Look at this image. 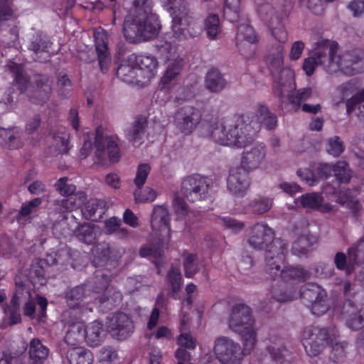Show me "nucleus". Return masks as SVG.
<instances>
[{"mask_svg": "<svg viewBox=\"0 0 364 364\" xmlns=\"http://www.w3.org/2000/svg\"><path fill=\"white\" fill-rule=\"evenodd\" d=\"M254 325L255 319L248 306L236 304L232 307L228 326L240 335L243 348L229 337L220 336L215 338L213 351L222 364H242L244 357L254 350L257 342V333Z\"/></svg>", "mask_w": 364, "mask_h": 364, "instance_id": "f257e3e1", "label": "nucleus"}, {"mask_svg": "<svg viewBox=\"0 0 364 364\" xmlns=\"http://www.w3.org/2000/svg\"><path fill=\"white\" fill-rule=\"evenodd\" d=\"M107 275L97 271L92 278L81 285L76 286L66 292L65 299L70 309H79L80 314L92 312L93 307L85 305L84 299L90 298L95 305L102 311H108L119 306L122 299V292L116 287L109 286Z\"/></svg>", "mask_w": 364, "mask_h": 364, "instance_id": "f03ea898", "label": "nucleus"}, {"mask_svg": "<svg viewBox=\"0 0 364 364\" xmlns=\"http://www.w3.org/2000/svg\"><path fill=\"white\" fill-rule=\"evenodd\" d=\"M152 8V0H132L123 25L124 35L129 42L149 41L158 35L160 24Z\"/></svg>", "mask_w": 364, "mask_h": 364, "instance_id": "7ed1b4c3", "label": "nucleus"}, {"mask_svg": "<svg viewBox=\"0 0 364 364\" xmlns=\"http://www.w3.org/2000/svg\"><path fill=\"white\" fill-rule=\"evenodd\" d=\"M245 117H235L218 122L211 121L208 136L215 142L234 148H246L250 145L258 132V124H247Z\"/></svg>", "mask_w": 364, "mask_h": 364, "instance_id": "20e7f679", "label": "nucleus"}, {"mask_svg": "<svg viewBox=\"0 0 364 364\" xmlns=\"http://www.w3.org/2000/svg\"><path fill=\"white\" fill-rule=\"evenodd\" d=\"M180 24L173 26V33H167L164 42L158 46L161 55L166 59V70L161 78V85L164 89H169L178 80L183 66L182 57L183 43L192 36V31L183 30Z\"/></svg>", "mask_w": 364, "mask_h": 364, "instance_id": "39448f33", "label": "nucleus"}, {"mask_svg": "<svg viewBox=\"0 0 364 364\" xmlns=\"http://www.w3.org/2000/svg\"><path fill=\"white\" fill-rule=\"evenodd\" d=\"M248 244L255 250H266V272L279 271L284 255L288 252L287 242L281 238H274V232L264 222L257 223L250 228ZM278 272H275L277 273Z\"/></svg>", "mask_w": 364, "mask_h": 364, "instance_id": "423d86ee", "label": "nucleus"}, {"mask_svg": "<svg viewBox=\"0 0 364 364\" xmlns=\"http://www.w3.org/2000/svg\"><path fill=\"white\" fill-rule=\"evenodd\" d=\"M338 331L335 326L320 328L309 326L304 328L301 334V341L307 355L310 357L318 355L325 344L332 347L330 358L335 363H341L346 356L348 343L336 342Z\"/></svg>", "mask_w": 364, "mask_h": 364, "instance_id": "0eeeda50", "label": "nucleus"}, {"mask_svg": "<svg viewBox=\"0 0 364 364\" xmlns=\"http://www.w3.org/2000/svg\"><path fill=\"white\" fill-rule=\"evenodd\" d=\"M284 255V257H286ZM285 258L279 264V271L276 269L273 273L267 272L274 280L279 277L281 279L272 284L271 289L272 297L274 300L284 303L294 300L298 297L297 287L293 285L295 282H305L310 277V272L300 265L284 267L281 269V265L284 264Z\"/></svg>", "mask_w": 364, "mask_h": 364, "instance_id": "6e6552de", "label": "nucleus"}, {"mask_svg": "<svg viewBox=\"0 0 364 364\" xmlns=\"http://www.w3.org/2000/svg\"><path fill=\"white\" fill-rule=\"evenodd\" d=\"M159 62L153 55H129L118 68L117 75L125 82L147 85L157 73Z\"/></svg>", "mask_w": 364, "mask_h": 364, "instance_id": "1a4fd4ad", "label": "nucleus"}, {"mask_svg": "<svg viewBox=\"0 0 364 364\" xmlns=\"http://www.w3.org/2000/svg\"><path fill=\"white\" fill-rule=\"evenodd\" d=\"M80 156L87 158L92 156L104 159H119L122 151L120 140L116 135H107L101 127L96 129L95 133H87L85 141L80 151Z\"/></svg>", "mask_w": 364, "mask_h": 364, "instance_id": "9d476101", "label": "nucleus"}, {"mask_svg": "<svg viewBox=\"0 0 364 364\" xmlns=\"http://www.w3.org/2000/svg\"><path fill=\"white\" fill-rule=\"evenodd\" d=\"M338 46L337 43L329 42L328 63L327 65H324V70L330 74L341 72L346 75H353L358 73L360 65L364 59V51L354 49L336 55L335 52Z\"/></svg>", "mask_w": 364, "mask_h": 364, "instance_id": "9b49d317", "label": "nucleus"}, {"mask_svg": "<svg viewBox=\"0 0 364 364\" xmlns=\"http://www.w3.org/2000/svg\"><path fill=\"white\" fill-rule=\"evenodd\" d=\"M240 161V166L230 169L227 188L233 195L242 197L246 194L250 185L249 173L256 168L261 161Z\"/></svg>", "mask_w": 364, "mask_h": 364, "instance_id": "f8f14e48", "label": "nucleus"}, {"mask_svg": "<svg viewBox=\"0 0 364 364\" xmlns=\"http://www.w3.org/2000/svg\"><path fill=\"white\" fill-rule=\"evenodd\" d=\"M202 122L201 111L193 106L185 105L177 109L173 115V125L177 134L191 135Z\"/></svg>", "mask_w": 364, "mask_h": 364, "instance_id": "ddd939ff", "label": "nucleus"}, {"mask_svg": "<svg viewBox=\"0 0 364 364\" xmlns=\"http://www.w3.org/2000/svg\"><path fill=\"white\" fill-rule=\"evenodd\" d=\"M163 6L170 13L172 18L171 32L173 33V26L180 24L186 31H192V36L200 33V26L191 17L186 11V0H161Z\"/></svg>", "mask_w": 364, "mask_h": 364, "instance_id": "4468645a", "label": "nucleus"}, {"mask_svg": "<svg viewBox=\"0 0 364 364\" xmlns=\"http://www.w3.org/2000/svg\"><path fill=\"white\" fill-rule=\"evenodd\" d=\"M284 51L283 45L273 46L267 58L268 68L277 86L280 85L281 74L286 77L285 86H289L292 81L293 70L283 67Z\"/></svg>", "mask_w": 364, "mask_h": 364, "instance_id": "2eb2a0df", "label": "nucleus"}, {"mask_svg": "<svg viewBox=\"0 0 364 364\" xmlns=\"http://www.w3.org/2000/svg\"><path fill=\"white\" fill-rule=\"evenodd\" d=\"M208 190L209 180L199 174L188 176L182 183V193L191 203L205 200L208 196Z\"/></svg>", "mask_w": 364, "mask_h": 364, "instance_id": "dca6fc26", "label": "nucleus"}, {"mask_svg": "<svg viewBox=\"0 0 364 364\" xmlns=\"http://www.w3.org/2000/svg\"><path fill=\"white\" fill-rule=\"evenodd\" d=\"M266 352L259 359L262 364H291L284 340L277 335H270L267 340Z\"/></svg>", "mask_w": 364, "mask_h": 364, "instance_id": "f3484780", "label": "nucleus"}, {"mask_svg": "<svg viewBox=\"0 0 364 364\" xmlns=\"http://www.w3.org/2000/svg\"><path fill=\"white\" fill-rule=\"evenodd\" d=\"M107 327L112 336L119 341L127 339L134 330L132 318L122 311L113 313L107 318Z\"/></svg>", "mask_w": 364, "mask_h": 364, "instance_id": "a211bd4d", "label": "nucleus"}, {"mask_svg": "<svg viewBox=\"0 0 364 364\" xmlns=\"http://www.w3.org/2000/svg\"><path fill=\"white\" fill-rule=\"evenodd\" d=\"M290 10V4L275 7L269 1H260L256 4V11L259 18L268 27H273L282 22L289 16Z\"/></svg>", "mask_w": 364, "mask_h": 364, "instance_id": "6ab92c4d", "label": "nucleus"}, {"mask_svg": "<svg viewBox=\"0 0 364 364\" xmlns=\"http://www.w3.org/2000/svg\"><path fill=\"white\" fill-rule=\"evenodd\" d=\"M329 41L327 40H320L316 43L314 56L307 58L303 63V69L308 76L313 75L316 68L318 65H327L328 63V56L326 55L328 50Z\"/></svg>", "mask_w": 364, "mask_h": 364, "instance_id": "aec40b11", "label": "nucleus"}, {"mask_svg": "<svg viewBox=\"0 0 364 364\" xmlns=\"http://www.w3.org/2000/svg\"><path fill=\"white\" fill-rule=\"evenodd\" d=\"M341 316L346 326L352 330H359L364 327V308L358 310L350 299H346L343 305Z\"/></svg>", "mask_w": 364, "mask_h": 364, "instance_id": "412c9836", "label": "nucleus"}, {"mask_svg": "<svg viewBox=\"0 0 364 364\" xmlns=\"http://www.w3.org/2000/svg\"><path fill=\"white\" fill-rule=\"evenodd\" d=\"M256 41L257 37L252 26L246 23H242L237 27L236 46L242 55L249 57L250 54L247 50H250V53L253 51L254 44Z\"/></svg>", "mask_w": 364, "mask_h": 364, "instance_id": "4be33fe9", "label": "nucleus"}, {"mask_svg": "<svg viewBox=\"0 0 364 364\" xmlns=\"http://www.w3.org/2000/svg\"><path fill=\"white\" fill-rule=\"evenodd\" d=\"M108 36L105 31L95 33V49L101 71L105 73L109 68L111 55L107 46Z\"/></svg>", "mask_w": 364, "mask_h": 364, "instance_id": "5701e85b", "label": "nucleus"}, {"mask_svg": "<svg viewBox=\"0 0 364 364\" xmlns=\"http://www.w3.org/2000/svg\"><path fill=\"white\" fill-rule=\"evenodd\" d=\"M248 120L247 124L252 125L258 124V130L263 125L267 129H274L277 124V117L272 113L264 105H259L256 107L255 113L251 117H245Z\"/></svg>", "mask_w": 364, "mask_h": 364, "instance_id": "b1692460", "label": "nucleus"}, {"mask_svg": "<svg viewBox=\"0 0 364 364\" xmlns=\"http://www.w3.org/2000/svg\"><path fill=\"white\" fill-rule=\"evenodd\" d=\"M151 226L154 230L169 235L171 231L169 214L164 205L154 207Z\"/></svg>", "mask_w": 364, "mask_h": 364, "instance_id": "393cba45", "label": "nucleus"}, {"mask_svg": "<svg viewBox=\"0 0 364 364\" xmlns=\"http://www.w3.org/2000/svg\"><path fill=\"white\" fill-rule=\"evenodd\" d=\"M36 86L31 95V100L36 104L46 102L51 93V81L44 75L34 77Z\"/></svg>", "mask_w": 364, "mask_h": 364, "instance_id": "a878e982", "label": "nucleus"}, {"mask_svg": "<svg viewBox=\"0 0 364 364\" xmlns=\"http://www.w3.org/2000/svg\"><path fill=\"white\" fill-rule=\"evenodd\" d=\"M323 198L319 193L312 192L303 194L300 197V203L306 209L318 210L322 213H327L333 210L330 203L323 204Z\"/></svg>", "mask_w": 364, "mask_h": 364, "instance_id": "bb28decb", "label": "nucleus"}, {"mask_svg": "<svg viewBox=\"0 0 364 364\" xmlns=\"http://www.w3.org/2000/svg\"><path fill=\"white\" fill-rule=\"evenodd\" d=\"M87 200V194L83 191H79L67 198L57 200L55 203L58 212L64 213L72 212L84 204Z\"/></svg>", "mask_w": 364, "mask_h": 364, "instance_id": "cd10ccee", "label": "nucleus"}, {"mask_svg": "<svg viewBox=\"0 0 364 364\" xmlns=\"http://www.w3.org/2000/svg\"><path fill=\"white\" fill-rule=\"evenodd\" d=\"M53 143L50 147V154L57 156L60 154L66 153L69 149L70 134L64 127H60L52 132Z\"/></svg>", "mask_w": 364, "mask_h": 364, "instance_id": "c85d7f7f", "label": "nucleus"}, {"mask_svg": "<svg viewBox=\"0 0 364 364\" xmlns=\"http://www.w3.org/2000/svg\"><path fill=\"white\" fill-rule=\"evenodd\" d=\"M103 323L99 321L85 325V341L90 347H96L101 344L105 336Z\"/></svg>", "mask_w": 364, "mask_h": 364, "instance_id": "c756f323", "label": "nucleus"}, {"mask_svg": "<svg viewBox=\"0 0 364 364\" xmlns=\"http://www.w3.org/2000/svg\"><path fill=\"white\" fill-rule=\"evenodd\" d=\"M300 299L306 306L310 305L318 298L327 297V293L321 286L309 282L303 286L299 294Z\"/></svg>", "mask_w": 364, "mask_h": 364, "instance_id": "7c9ffc66", "label": "nucleus"}, {"mask_svg": "<svg viewBox=\"0 0 364 364\" xmlns=\"http://www.w3.org/2000/svg\"><path fill=\"white\" fill-rule=\"evenodd\" d=\"M49 348L38 338H33L29 343L28 354L32 364H43L48 357Z\"/></svg>", "mask_w": 364, "mask_h": 364, "instance_id": "2f4dec72", "label": "nucleus"}, {"mask_svg": "<svg viewBox=\"0 0 364 364\" xmlns=\"http://www.w3.org/2000/svg\"><path fill=\"white\" fill-rule=\"evenodd\" d=\"M82 208V214L84 218L88 220L97 221L105 213V202L96 198H92Z\"/></svg>", "mask_w": 364, "mask_h": 364, "instance_id": "473e14b6", "label": "nucleus"}, {"mask_svg": "<svg viewBox=\"0 0 364 364\" xmlns=\"http://www.w3.org/2000/svg\"><path fill=\"white\" fill-rule=\"evenodd\" d=\"M318 238L313 235H301L291 246V252L298 257L307 255L313 249V247L317 243Z\"/></svg>", "mask_w": 364, "mask_h": 364, "instance_id": "72a5a7b5", "label": "nucleus"}, {"mask_svg": "<svg viewBox=\"0 0 364 364\" xmlns=\"http://www.w3.org/2000/svg\"><path fill=\"white\" fill-rule=\"evenodd\" d=\"M67 359L69 364H92V353L84 347H74L68 350Z\"/></svg>", "mask_w": 364, "mask_h": 364, "instance_id": "f704fd0d", "label": "nucleus"}, {"mask_svg": "<svg viewBox=\"0 0 364 364\" xmlns=\"http://www.w3.org/2000/svg\"><path fill=\"white\" fill-rule=\"evenodd\" d=\"M227 82L217 69H210L206 74L205 87L211 92H219L226 86Z\"/></svg>", "mask_w": 364, "mask_h": 364, "instance_id": "c9c22d12", "label": "nucleus"}, {"mask_svg": "<svg viewBox=\"0 0 364 364\" xmlns=\"http://www.w3.org/2000/svg\"><path fill=\"white\" fill-rule=\"evenodd\" d=\"M21 134L16 127L10 129L0 127V143L5 144L9 149H18L22 145Z\"/></svg>", "mask_w": 364, "mask_h": 364, "instance_id": "e433bc0d", "label": "nucleus"}, {"mask_svg": "<svg viewBox=\"0 0 364 364\" xmlns=\"http://www.w3.org/2000/svg\"><path fill=\"white\" fill-rule=\"evenodd\" d=\"M146 120L145 118H138L125 131L127 139L134 144H140L145 135Z\"/></svg>", "mask_w": 364, "mask_h": 364, "instance_id": "4c0bfd02", "label": "nucleus"}, {"mask_svg": "<svg viewBox=\"0 0 364 364\" xmlns=\"http://www.w3.org/2000/svg\"><path fill=\"white\" fill-rule=\"evenodd\" d=\"M85 340V323L77 321L69 325L65 336V342L69 346H75Z\"/></svg>", "mask_w": 364, "mask_h": 364, "instance_id": "58836bf2", "label": "nucleus"}, {"mask_svg": "<svg viewBox=\"0 0 364 364\" xmlns=\"http://www.w3.org/2000/svg\"><path fill=\"white\" fill-rule=\"evenodd\" d=\"M7 66L14 75L15 85L23 92L28 88L29 85V80L27 75L24 73L23 65L14 61H9Z\"/></svg>", "mask_w": 364, "mask_h": 364, "instance_id": "ea45409f", "label": "nucleus"}, {"mask_svg": "<svg viewBox=\"0 0 364 364\" xmlns=\"http://www.w3.org/2000/svg\"><path fill=\"white\" fill-rule=\"evenodd\" d=\"M139 253L141 257H152V262L157 269V272L160 274V268L164 262V250L161 247L144 245L139 249Z\"/></svg>", "mask_w": 364, "mask_h": 364, "instance_id": "a19ab883", "label": "nucleus"}, {"mask_svg": "<svg viewBox=\"0 0 364 364\" xmlns=\"http://www.w3.org/2000/svg\"><path fill=\"white\" fill-rule=\"evenodd\" d=\"M75 235L79 241L87 245H93L97 240L95 225L90 223H85L78 226Z\"/></svg>", "mask_w": 364, "mask_h": 364, "instance_id": "79ce46f5", "label": "nucleus"}, {"mask_svg": "<svg viewBox=\"0 0 364 364\" xmlns=\"http://www.w3.org/2000/svg\"><path fill=\"white\" fill-rule=\"evenodd\" d=\"M182 257H183V269L186 277H193L199 271L200 265L198 261L197 255L185 250Z\"/></svg>", "mask_w": 364, "mask_h": 364, "instance_id": "37998d69", "label": "nucleus"}, {"mask_svg": "<svg viewBox=\"0 0 364 364\" xmlns=\"http://www.w3.org/2000/svg\"><path fill=\"white\" fill-rule=\"evenodd\" d=\"M272 199L267 197H259L251 200L248 205L250 210L258 215L268 212L272 207Z\"/></svg>", "mask_w": 364, "mask_h": 364, "instance_id": "c03bdc74", "label": "nucleus"}, {"mask_svg": "<svg viewBox=\"0 0 364 364\" xmlns=\"http://www.w3.org/2000/svg\"><path fill=\"white\" fill-rule=\"evenodd\" d=\"M334 263L339 270H345L347 274H350L354 270V266L357 264L354 262L353 257L346 255L343 252H337L334 257Z\"/></svg>", "mask_w": 364, "mask_h": 364, "instance_id": "a18cd8bd", "label": "nucleus"}, {"mask_svg": "<svg viewBox=\"0 0 364 364\" xmlns=\"http://www.w3.org/2000/svg\"><path fill=\"white\" fill-rule=\"evenodd\" d=\"M334 176L340 183H348L350 181L351 173L346 161H337L334 165Z\"/></svg>", "mask_w": 364, "mask_h": 364, "instance_id": "49530a36", "label": "nucleus"}, {"mask_svg": "<svg viewBox=\"0 0 364 364\" xmlns=\"http://www.w3.org/2000/svg\"><path fill=\"white\" fill-rule=\"evenodd\" d=\"M240 0H225L224 15L231 22L237 21L240 18Z\"/></svg>", "mask_w": 364, "mask_h": 364, "instance_id": "de8ad7c7", "label": "nucleus"}, {"mask_svg": "<svg viewBox=\"0 0 364 364\" xmlns=\"http://www.w3.org/2000/svg\"><path fill=\"white\" fill-rule=\"evenodd\" d=\"M358 88V81L355 79L350 80L338 86L335 90V95L338 97L337 103L343 101L346 97L354 92Z\"/></svg>", "mask_w": 364, "mask_h": 364, "instance_id": "09e8293b", "label": "nucleus"}, {"mask_svg": "<svg viewBox=\"0 0 364 364\" xmlns=\"http://www.w3.org/2000/svg\"><path fill=\"white\" fill-rule=\"evenodd\" d=\"M99 361L102 364H118L119 356L117 350L111 346H103L99 353Z\"/></svg>", "mask_w": 364, "mask_h": 364, "instance_id": "8fccbe9b", "label": "nucleus"}, {"mask_svg": "<svg viewBox=\"0 0 364 364\" xmlns=\"http://www.w3.org/2000/svg\"><path fill=\"white\" fill-rule=\"evenodd\" d=\"M205 29L210 39H215L220 33V20L216 14H210L208 16L205 23Z\"/></svg>", "mask_w": 364, "mask_h": 364, "instance_id": "3c124183", "label": "nucleus"}, {"mask_svg": "<svg viewBox=\"0 0 364 364\" xmlns=\"http://www.w3.org/2000/svg\"><path fill=\"white\" fill-rule=\"evenodd\" d=\"M50 46V41L43 38L41 36H37L34 37L33 40L31 41L29 48L33 50L36 55L38 53L44 55V59L46 60L49 56L48 48Z\"/></svg>", "mask_w": 364, "mask_h": 364, "instance_id": "603ef678", "label": "nucleus"}, {"mask_svg": "<svg viewBox=\"0 0 364 364\" xmlns=\"http://www.w3.org/2000/svg\"><path fill=\"white\" fill-rule=\"evenodd\" d=\"M142 188H136L134 193V199L136 203H150L153 202L156 198V192L149 187L144 190Z\"/></svg>", "mask_w": 364, "mask_h": 364, "instance_id": "864d4df0", "label": "nucleus"}, {"mask_svg": "<svg viewBox=\"0 0 364 364\" xmlns=\"http://www.w3.org/2000/svg\"><path fill=\"white\" fill-rule=\"evenodd\" d=\"M273 79V89L276 95L279 97H283L286 94L290 92L293 90L295 89V82H294V72L293 71V77L291 83H289V86H285L286 85V77L283 74H281V80H280V85H276L275 80Z\"/></svg>", "mask_w": 364, "mask_h": 364, "instance_id": "5fc2aeb1", "label": "nucleus"}, {"mask_svg": "<svg viewBox=\"0 0 364 364\" xmlns=\"http://www.w3.org/2000/svg\"><path fill=\"white\" fill-rule=\"evenodd\" d=\"M346 107L348 113H355L364 122V102H357L356 97H351L347 101Z\"/></svg>", "mask_w": 364, "mask_h": 364, "instance_id": "6e6d98bb", "label": "nucleus"}, {"mask_svg": "<svg viewBox=\"0 0 364 364\" xmlns=\"http://www.w3.org/2000/svg\"><path fill=\"white\" fill-rule=\"evenodd\" d=\"M307 307L310 309L312 314L315 316H320L324 314L329 309L328 296L318 298V299L312 302Z\"/></svg>", "mask_w": 364, "mask_h": 364, "instance_id": "4d7b16f0", "label": "nucleus"}, {"mask_svg": "<svg viewBox=\"0 0 364 364\" xmlns=\"http://www.w3.org/2000/svg\"><path fill=\"white\" fill-rule=\"evenodd\" d=\"M344 150L343 143L341 139L334 136L327 141L326 151L334 157L338 156Z\"/></svg>", "mask_w": 364, "mask_h": 364, "instance_id": "13d9d810", "label": "nucleus"}, {"mask_svg": "<svg viewBox=\"0 0 364 364\" xmlns=\"http://www.w3.org/2000/svg\"><path fill=\"white\" fill-rule=\"evenodd\" d=\"M167 279L171 285L172 291L178 293L183 282L180 269L172 267L167 274Z\"/></svg>", "mask_w": 364, "mask_h": 364, "instance_id": "bf43d9fd", "label": "nucleus"}, {"mask_svg": "<svg viewBox=\"0 0 364 364\" xmlns=\"http://www.w3.org/2000/svg\"><path fill=\"white\" fill-rule=\"evenodd\" d=\"M68 181L67 177H62L55 183L56 191L63 196H73L76 190V186L74 184H68Z\"/></svg>", "mask_w": 364, "mask_h": 364, "instance_id": "052dcab7", "label": "nucleus"}, {"mask_svg": "<svg viewBox=\"0 0 364 364\" xmlns=\"http://www.w3.org/2000/svg\"><path fill=\"white\" fill-rule=\"evenodd\" d=\"M219 220L222 222L223 225L226 229L230 230L235 234L240 232L245 228L244 223L230 216L220 217L219 218Z\"/></svg>", "mask_w": 364, "mask_h": 364, "instance_id": "680f3d73", "label": "nucleus"}, {"mask_svg": "<svg viewBox=\"0 0 364 364\" xmlns=\"http://www.w3.org/2000/svg\"><path fill=\"white\" fill-rule=\"evenodd\" d=\"M151 168L147 164H141L138 166L136 177L134 183L136 188H142L146 183L148 175L150 173Z\"/></svg>", "mask_w": 364, "mask_h": 364, "instance_id": "e2e57ef3", "label": "nucleus"}, {"mask_svg": "<svg viewBox=\"0 0 364 364\" xmlns=\"http://www.w3.org/2000/svg\"><path fill=\"white\" fill-rule=\"evenodd\" d=\"M246 159L249 158L252 159H262L265 156V146L262 143L255 142L251 144L250 149H248V146L245 148Z\"/></svg>", "mask_w": 364, "mask_h": 364, "instance_id": "0e129e2a", "label": "nucleus"}, {"mask_svg": "<svg viewBox=\"0 0 364 364\" xmlns=\"http://www.w3.org/2000/svg\"><path fill=\"white\" fill-rule=\"evenodd\" d=\"M348 255L353 257L357 264L364 262V239L360 240L356 245L348 248Z\"/></svg>", "mask_w": 364, "mask_h": 364, "instance_id": "69168bd1", "label": "nucleus"}, {"mask_svg": "<svg viewBox=\"0 0 364 364\" xmlns=\"http://www.w3.org/2000/svg\"><path fill=\"white\" fill-rule=\"evenodd\" d=\"M269 28L272 29V36L275 40L278 41L277 45H283L284 47V43L288 40V34L284 27L281 24V22L279 24Z\"/></svg>", "mask_w": 364, "mask_h": 364, "instance_id": "338daca9", "label": "nucleus"}, {"mask_svg": "<svg viewBox=\"0 0 364 364\" xmlns=\"http://www.w3.org/2000/svg\"><path fill=\"white\" fill-rule=\"evenodd\" d=\"M13 0H0V22L12 17L14 14Z\"/></svg>", "mask_w": 364, "mask_h": 364, "instance_id": "774afa93", "label": "nucleus"}]
</instances>
